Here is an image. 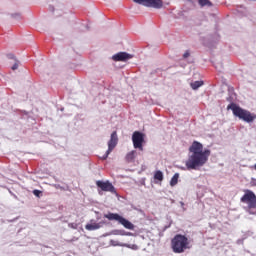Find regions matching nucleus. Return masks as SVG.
<instances>
[{"instance_id": "19", "label": "nucleus", "mask_w": 256, "mask_h": 256, "mask_svg": "<svg viewBox=\"0 0 256 256\" xmlns=\"http://www.w3.org/2000/svg\"><path fill=\"white\" fill-rule=\"evenodd\" d=\"M33 195H35L36 197H39V195H41V191L40 190H33Z\"/></svg>"}, {"instance_id": "14", "label": "nucleus", "mask_w": 256, "mask_h": 256, "mask_svg": "<svg viewBox=\"0 0 256 256\" xmlns=\"http://www.w3.org/2000/svg\"><path fill=\"white\" fill-rule=\"evenodd\" d=\"M177 183H179V173H175L173 175V177L170 180V186L175 187V185H177Z\"/></svg>"}, {"instance_id": "7", "label": "nucleus", "mask_w": 256, "mask_h": 256, "mask_svg": "<svg viewBox=\"0 0 256 256\" xmlns=\"http://www.w3.org/2000/svg\"><path fill=\"white\" fill-rule=\"evenodd\" d=\"M119 141V138L117 137V131L112 132L111 138L108 142V150L106 151L105 155L102 156V159L105 160L109 157L111 154V151L117 147V142Z\"/></svg>"}, {"instance_id": "17", "label": "nucleus", "mask_w": 256, "mask_h": 256, "mask_svg": "<svg viewBox=\"0 0 256 256\" xmlns=\"http://www.w3.org/2000/svg\"><path fill=\"white\" fill-rule=\"evenodd\" d=\"M190 85H191L192 89L197 90V89H199V87H202L203 81H195V82L191 83Z\"/></svg>"}, {"instance_id": "22", "label": "nucleus", "mask_w": 256, "mask_h": 256, "mask_svg": "<svg viewBox=\"0 0 256 256\" xmlns=\"http://www.w3.org/2000/svg\"><path fill=\"white\" fill-rule=\"evenodd\" d=\"M191 54L189 53V51H186L184 54H183V57L184 59H187V57H189Z\"/></svg>"}, {"instance_id": "16", "label": "nucleus", "mask_w": 256, "mask_h": 256, "mask_svg": "<svg viewBox=\"0 0 256 256\" xmlns=\"http://www.w3.org/2000/svg\"><path fill=\"white\" fill-rule=\"evenodd\" d=\"M198 3L201 7H205L206 5H208V7H213V3L209 0H198Z\"/></svg>"}, {"instance_id": "21", "label": "nucleus", "mask_w": 256, "mask_h": 256, "mask_svg": "<svg viewBox=\"0 0 256 256\" xmlns=\"http://www.w3.org/2000/svg\"><path fill=\"white\" fill-rule=\"evenodd\" d=\"M16 69H19V63L17 62L12 66V71H16Z\"/></svg>"}, {"instance_id": "3", "label": "nucleus", "mask_w": 256, "mask_h": 256, "mask_svg": "<svg viewBox=\"0 0 256 256\" xmlns=\"http://www.w3.org/2000/svg\"><path fill=\"white\" fill-rule=\"evenodd\" d=\"M172 251L174 253H184L189 249V239L181 234H177L171 241Z\"/></svg>"}, {"instance_id": "20", "label": "nucleus", "mask_w": 256, "mask_h": 256, "mask_svg": "<svg viewBox=\"0 0 256 256\" xmlns=\"http://www.w3.org/2000/svg\"><path fill=\"white\" fill-rule=\"evenodd\" d=\"M128 249H133L134 251H137V249H139V247L135 244L130 245V247H128Z\"/></svg>"}, {"instance_id": "8", "label": "nucleus", "mask_w": 256, "mask_h": 256, "mask_svg": "<svg viewBox=\"0 0 256 256\" xmlns=\"http://www.w3.org/2000/svg\"><path fill=\"white\" fill-rule=\"evenodd\" d=\"M134 3L144 5V7H152L153 9H161L163 0H134Z\"/></svg>"}, {"instance_id": "12", "label": "nucleus", "mask_w": 256, "mask_h": 256, "mask_svg": "<svg viewBox=\"0 0 256 256\" xmlns=\"http://www.w3.org/2000/svg\"><path fill=\"white\" fill-rule=\"evenodd\" d=\"M85 229L87 231H97V229H101V224L99 223L86 224Z\"/></svg>"}, {"instance_id": "5", "label": "nucleus", "mask_w": 256, "mask_h": 256, "mask_svg": "<svg viewBox=\"0 0 256 256\" xmlns=\"http://www.w3.org/2000/svg\"><path fill=\"white\" fill-rule=\"evenodd\" d=\"M241 203H245L248 209H255L256 207V195L255 192L246 189L244 190V195L240 198Z\"/></svg>"}, {"instance_id": "4", "label": "nucleus", "mask_w": 256, "mask_h": 256, "mask_svg": "<svg viewBox=\"0 0 256 256\" xmlns=\"http://www.w3.org/2000/svg\"><path fill=\"white\" fill-rule=\"evenodd\" d=\"M104 217L105 219H108V221H117L125 229H129V231H135V224H132L131 221L127 220L125 217L119 215L118 213L110 212L105 214Z\"/></svg>"}, {"instance_id": "13", "label": "nucleus", "mask_w": 256, "mask_h": 256, "mask_svg": "<svg viewBox=\"0 0 256 256\" xmlns=\"http://www.w3.org/2000/svg\"><path fill=\"white\" fill-rule=\"evenodd\" d=\"M110 245H112L113 247H131V244H123L117 240H111Z\"/></svg>"}, {"instance_id": "9", "label": "nucleus", "mask_w": 256, "mask_h": 256, "mask_svg": "<svg viewBox=\"0 0 256 256\" xmlns=\"http://www.w3.org/2000/svg\"><path fill=\"white\" fill-rule=\"evenodd\" d=\"M96 185L97 187H99V189H101V191H106V192H109V193H115V186H113V184L109 181H101V180H98L96 182Z\"/></svg>"}, {"instance_id": "11", "label": "nucleus", "mask_w": 256, "mask_h": 256, "mask_svg": "<svg viewBox=\"0 0 256 256\" xmlns=\"http://www.w3.org/2000/svg\"><path fill=\"white\" fill-rule=\"evenodd\" d=\"M135 157H137V151L132 150L126 155L127 163H133V161H135Z\"/></svg>"}, {"instance_id": "23", "label": "nucleus", "mask_w": 256, "mask_h": 256, "mask_svg": "<svg viewBox=\"0 0 256 256\" xmlns=\"http://www.w3.org/2000/svg\"><path fill=\"white\" fill-rule=\"evenodd\" d=\"M254 169H255V171H256V164L254 165Z\"/></svg>"}, {"instance_id": "1", "label": "nucleus", "mask_w": 256, "mask_h": 256, "mask_svg": "<svg viewBox=\"0 0 256 256\" xmlns=\"http://www.w3.org/2000/svg\"><path fill=\"white\" fill-rule=\"evenodd\" d=\"M189 153L188 159L185 162L188 170H196L199 167H203L209 161V157H211V150H203V144L198 141L192 143L189 147Z\"/></svg>"}, {"instance_id": "15", "label": "nucleus", "mask_w": 256, "mask_h": 256, "mask_svg": "<svg viewBox=\"0 0 256 256\" xmlns=\"http://www.w3.org/2000/svg\"><path fill=\"white\" fill-rule=\"evenodd\" d=\"M154 179L156 181H163V172L161 170H157L155 173H154Z\"/></svg>"}, {"instance_id": "10", "label": "nucleus", "mask_w": 256, "mask_h": 256, "mask_svg": "<svg viewBox=\"0 0 256 256\" xmlns=\"http://www.w3.org/2000/svg\"><path fill=\"white\" fill-rule=\"evenodd\" d=\"M113 61H129V59H133V55L127 53V52H119L117 54H115L112 57Z\"/></svg>"}, {"instance_id": "6", "label": "nucleus", "mask_w": 256, "mask_h": 256, "mask_svg": "<svg viewBox=\"0 0 256 256\" xmlns=\"http://www.w3.org/2000/svg\"><path fill=\"white\" fill-rule=\"evenodd\" d=\"M132 143L134 149H139V151H143V143H145V134L135 131L132 135Z\"/></svg>"}, {"instance_id": "2", "label": "nucleus", "mask_w": 256, "mask_h": 256, "mask_svg": "<svg viewBox=\"0 0 256 256\" xmlns=\"http://www.w3.org/2000/svg\"><path fill=\"white\" fill-rule=\"evenodd\" d=\"M227 109H231L235 117H238L239 119H241L242 121H245L246 123H253V121L256 119L255 114L250 113L249 110H245L237 106V104L232 103L228 105Z\"/></svg>"}, {"instance_id": "18", "label": "nucleus", "mask_w": 256, "mask_h": 256, "mask_svg": "<svg viewBox=\"0 0 256 256\" xmlns=\"http://www.w3.org/2000/svg\"><path fill=\"white\" fill-rule=\"evenodd\" d=\"M114 235H126L127 237H131L133 233L125 232V230H116Z\"/></svg>"}]
</instances>
